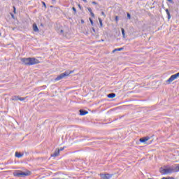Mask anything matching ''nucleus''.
I'll return each instance as SVG.
<instances>
[{
  "label": "nucleus",
  "mask_w": 179,
  "mask_h": 179,
  "mask_svg": "<svg viewBox=\"0 0 179 179\" xmlns=\"http://www.w3.org/2000/svg\"><path fill=\"white\" fill-rule=\"evenodd\" d=\"M71 73H73V71H66L64 73H62V74H60L59 76H58L56 78L55 80H61V79H64V78L66 77V76H69V75Z\"/></svg>",
  "instance_id": "nucleus-3"
},
{
  "label": "nucleus",
  "mask_w": 179,
  "mask_h": 179,
  "mask_svg": "<svg viewBox=\"0 0 179 179\" xmlns=\"http://www.w3.org/2000/svg\"><path fill=\"white\" fill-rule=\"evenodd\" d=\"M127 17L128 19H131V14L129 13H127Z\"/></svg>",
  "instance_id": "nucleus-20"
},
{
  "label": "nucleus",
  "mask_w": 179,
  "mask_h": 179,
  "mask_svg": "<svg viewBox=\"0 0 179 179\" xmlns=\"http://www.w3.org/2000/svg\"><path fill=\"white\" fill-rule=\"evenodd\" d=\"M87 10L89 11L90 13H91L92 12H93L92 10V8H87Z\"/></svg>",
  "instance_id": "nucleus-19"
},
{
  "label": "nucleus",
  "mask_w": 179,
  "mask_h": 179,
  "mask_svg": "<svg viewBox=\"0 0 179 179\" xmlns=\"http://www.w3.org/2000/svg\"><path fill=\"white\" fill-rule=\"evenodd\" d=\"M11 100H13L14 101H16L17 100H20V101H24V100H26V97L22 98L19 96H12Z\"/></svg>",
  "instance_id": "nucleus-7"
},
{
  "label": "nucleus",
  "mask_w": 179,
  "mask_h": 179,
  "mask_svg": "<svg viewBox=\"0 0 179 179\" xmlns=\"http://www.w3.org/2000/svg\"><path fill=\"white\" fill-rule=\"evenodd\" d=\"M115 20H116V22H118V16L115 17Z\"/></svg>",
  "instance_id": "nucleus-28"
},
{
  "label": "nucleus",
  "mask_w": 179,
  "mask_h": 179,
  "mask_svg": "<svg viewBox=\"0 0 179 179\" xmlns=\"http://www.w3.org/2000/svg\"><path fill=\"white\" fill-rule=\"evenodd\" d=\"M57 150H59V152H62V150H64V148H60V149H59Z\"/></svg>",
  "instance_id": "nucleus-23"
},
{
  "label": "nucleus",
  "mask_w": 179,
  "mask_h": 179,
  "mask_svg": "<svg viewBox=\"0 0 179 179\" xmlns=\"http://www.w3.org/2000/svg\"><path fill=\"white\" fill-rule=\"evenodd\" d=\"M0 36H1V33H0Z\"/></svg>",
  "instance_id": "nucleus-37"
},
{
  "label": "nucleus",
  "mask_w": 179,
  "mask_h": 179,
  "mask_svg": "<svg viewBox=\"0 0 179 179\" xmlns=\"http://www.w3.org/2000/svg\"><path fill=\"white\" fill-rule=\"evenodd\" d=\"M58 155H59V150H57L54 152V154L52 155L53 156V157H57V156H58Z\"/></svg>",
  "instance_id": "nucleus-15"
},
{
  "label": "nucleus",
  "mask_w": 179,
  "mask_h": 179,
  "mask_svg": "<svg viewBox=\"0 0 179 179\" xmlns=\"http://www.w3.org/2000/svg\"><path fill=\"white\" fill-rule=\"evenodd\" d=\"M93 5H97V3L96 1H92Z\"/></svg>",
  "instance_id": "nucleus-25"
},
{
  "label": "nucleus",
  "mask_w": 179,
  "mask_h": 179,
  "mask_svg": "<svg viewBox=\"0 0 179 179\" xmlns=\"http://www.w3.org/2000/svg\"><path fill=\"white\" fill-rule=\"evenodd\" d=\"M15 177H26V176H30V171L23 172L22 171H17L13 173Z\"/></svg>",
  "instance_id": "nucleus-2"
},
{
  "label": "nucleus",
  "mask_w": 179,
  "mask_h": 179,
  "mask_svg": "<svg viewBox=\"0 0 179 179\" xmlns=\"http://www.w3.org/2000/svg\"><path fill=\"white\" fill-rule=\"evenodd\" d=\"M166 15L168 16L169 20H170V19H171V15H170V11H169V9H166Z\"/></svg>",
  "instance_id": "nucleus-12"
},
{
  "label": "nucleus",
  "mask_w": 179,
  "mask_h": 179,
  "mask_svg": "<svg viewBox=\"0 0 179 179\" xmlns=\"http://www.w3.org/2000/svg\"><path fill=\"white\" fill-rule=\"evenodd\" d=\"M81 23H85V21H83V20H82Z\"/></svg>",
  "instance_id": "nucleus-33"
},
{
  "label": "nucleus",
  "mask_w": 179,
  "mask_h": 179,
  "mask_svg": "<svg viewBox=\"0 0 179 179\" xmlns=\"http://www.w3.org/2000/svg\"><path fill=\"white\" fill-rule=\"evenodd\" d=\"M159 171L161 174H171V173H173V171H179V164L172 166H162L160 168Z\"/></svg>",
  "instance_id": "nucleus-1"
},
{
  "label": "nucleus",
  "mask_w": 179,
  "mask_h": 179,
  "mask_svg": "<svg viewBox=\"0 0 179 179\" xmlns=\"http://www.w3.org/2000/svg\"><path fill=\"white\" fill-rule=\"evenodd\" d=\"M61 33H64V30H61Z\"/></svg>",
  "instance_id": "nucleus-35"
},
{
  "label": "nucleus",
  "mask_w": 179,
  "mask_h": 179,
  "mask_svg": "<svg viewBox=\"0 0 179 179\" xmlns=\"http://www.w3.org/2000/svg\"><path fill=\"white\" fill-rule=\"evenodd\" d=\"M92 31L94 33L96 31V30L94 29V28H92Z\"/></svg>",
  "instance_id": "nucleus-30"
},
{
  "label": "nucleus",
  "mask_w": 179,
  "mask_h": 179,
  "mask_svg": "<svg viewBox=\"0 0 179 179\" xmlns=\"http://www.w3.org/2000/svg\"><path fill=\"white\" fill-rule=\"evenodd\" d=\"M108 99H114V97H115V94L114 93L109 94H108Z\"/></svg>",
  "instance_id": "nucleus-14"
},
{
  "label": "nucleus",
  "mask_w": 179,
  "mask_h": 179,
  "mask_svg": "<svg viewBox=\"0 0 179 179\" xmlns=\"http://www.w3.org/2000/svg\"><path fill=\"white\" fill-rule=\"evenodd\" d=\"M13 9H14V13H16V8L13 7Z\"/></svg>",
  "instance_id": "nucleus-27"
},
{
  "label": "nucleus",
  "mask_w": 179,
  "mask_h": 179,
  "mask_svg": "<svg viewBox=\"0 0 179 179\" xmlns=\"http://www.w3.org/2000/svg\"><path fill=\"white\" fill-rule=\"evenodd\" d=\"M21 62H22L23 65H27L28 66H30V57L22 58Z\"/></svg>",
  "instance_id": "nucleus-6"
},
{
  "label": "nucleus",
  "mask_w": 179,
  "mask_h": 179,
  "mask_svg": "<svg viewBox=\"0 0 179 179\" xmlns=\"http://www.w3.org/2000/svg\"><path fill=\"white\" fill-rule=\"evenodd\" d=\"M122 50H124L123 48H116L113 50V52H115L116 51H122Z\"/></svg>",
  "instance_id": "nucleus-16"
},
{
  "label": "nucleus",
  "mask_w": 179,
  "mask_h": 179,
  "mask_svg": "<svg viewBox=\"0 0 179 179\" xmlns=\"http://www.w3.org/2000/svg\"><path fill=\"white\" fill-rule=\"evenodd\" d=\"M53 1V2H55V0H52Z\"/></svg>",
  "instance_id": "nucleus-36"
},
{
  "label": "nucleus",
  "mask_w": 179,
  "mask_h": 179,
  "mask_svg": "<svg viewBox=\"0 0 179 179\" xmlns=\"http://www.w3.org/2000/svg\"><path fill=\"white\" fill-rule=\"evenodd\" d=\"M89 112L83 110H80V115H86Z\"/></svg>",
  "instance_id": "nucleus-10"
},
{
  "label": "nucleus",
  "mask_w": 179,
  "mask_h": 179,
  "mask_svg": "<svg viewBox=\"0 0 179 179\" xmlns=\"http://www.w3.org/2000/svg\"><path fill=\"white\" fill-rule=\"evenodd\" d=\"M83 2H87V0H83Z\"/></svg>",
  "instance_id": "nucleus-32"
},
{
  "label": "nucleus",
  "mask_w": 179,
  "mask_h": 179,
  "mask_svg": "<svg viewBox=\"0 0 179 179\" xmlns=\"http://www.w3.org/2000/svg\"><path fill=\"white\" fill-rule=\"evenodd\" d=\"M169 2H170L171 3H173V0H168Z\"/></svg>",
  "instance_id": "nucleus-29"
},
{
  "label": "nucleus",
  "mask_w": 179,
  "mask_h": 179,
  "mask_svg": "<svg viewBox=\"0 0 179 179\" xmlns=\"http://www.w3.org/2000/svg\"><path fill=\"white\" fill-rule=\"evenodd\" d=\"M101 15H102V16H103V17H106V13H104V12H101Z\"/></svg>",
  "instance_id": "nucleus-21"
},
{
  "label": "nucleus",
  "mask_w": 179,
  "mask_h": 179,
  "mask_svg": "<svg viewBox=\"0 0 179 179\" xmlns=\"http://www.w3.org/2000/svg\"><path fill=\"white\" fill-rule=\"evenodd\" d=\"M40 64V61L34 57H29V65H36Z\"/></svg>",
  "instance_id": "nucleus-4"
},
{
  "label": "nucleus",
  "mask_w": 179,
  "mask_h": 179,
  "mask_svg": "<svg viewBox=\"0 0 179 179\" xmlns=\"http://www.w3.org/2000/svg\"><path fill=\"white\" fill-rule=\"evenodd\" d=\"M78 7L80 8V9L82 8V7L80 6V4H78Z\"/></svg>",
  "instance_id": "nucleus-31"
},
{
  "label": "nucleus",
  "mask_w": 179,
  "mask_h": 179,
  "mask_svg": "<svg viewBox=\"0 0 179 179\" xmlns=\"http://www.w3.org/2000/svg\"><path fill=\"white\" fill-rule=\"evenodd\" d=\"M90 13H91V16H92V17H94V13H93V11H92Z\"/></svg>",
  "instance_id": "nucleus-24"
},
{
  "label": "nucleus",
  "mask_w": 179,
  "mask_h": 179,
  "mask_svg": "<svg viewBox=\"0 0 179 179\" xmlns=\"http://www.w3.org/2000/svg\"><path fill=\"white\" fill-rule=\"evenodd\" d=\"M99 22L100 23L101 27H103V21L101 20V18H99Z\"/></svg>",
  "instance_id": "nucleus-18"
},
{
  "label": "nucleus",
  "mask_w": 179,
  "mask_h": 179,
  "mask_svg": "<svg viewBox=\"0 0 179 179\" xmlns=\"http://www.w3.org/2000/svg\"><path fill=\"white\" fill-rule=\"evenodd\" d=\"M148 139H150L149 137H143L140 138V142H141L142 143H145V142H148Z\"/></svg>",
  "instance_id": "nucleus-9"
},
{
  "label": "nucleus",
  "mask_w": 179,
  "mask_h": 179,
  "mask_svg": "<svg viewBox=\"0 0 179 179\" xmlns=\"http://www.w3.org/2000/svg\"><path fill=\"white\" fill-rule=\"evenodd\" d=\"M15 157H18V159H20V157H23V154H20L17 152H15Z\"/></svg>",
  "instance_id": "nucleus-11"
},
{
  "label": "nucleus",
  "mask_w": 179,
  "mask_h": 179,
  "mask_svg": "<svg viewBox=\"0 0 179 179\" xmlns=\"http://www.w3.org/2000/svg\"><path fill=\"white\" fill-rule=\"evenodd\" d=\"M33 29H34V31H38V27H37V24H33Z\"/></svg>",
  "instance_id": "nucleus-13"
},
{
  "label": "nucleus",
  "mask_w": 179,
  "mask_h": 179,
  "mask_svg": "<svg viewBox=\"0 0 179 179\" xmlns=\"http://www.w3.org/2000/svg\"><path fill=\"white\" fill-rule=\"evenodd\" d=\"M73 10L74 12H76V8L75 7H73Z\"/></svg>",
  "instance_id": "nucleus-26"
},
{
  "label": "nucleus",
  "mask_w": 179,
  "mask_h": 179,
  "mask_svg": "<svg viewBox=\"0 0 179 179\" xmlns=\"http://www.w3.org/2000/svg\"><path fill=\"white\" fill-rule=\"evenodd\" d=\"M177 78H179V73L172 75L168 80H167V83H171V82H173V80H176Z\"/></svg>",
  "instance_id": "nucleus-5"
},
{
  "label": "nucleus",
  "mask_w": 179,
  "mask_h": 179,
  "mask_svg": "<svg viewBox=\"0 0 179 179\" xmlns=\"http://www.w3.org/2000/svg\"><path fill=\"white\" fill-rule=\"evenodd\" d=\"M121 30L123 37L125 38V30L124 29V28H122Z\"/></svg>",
  "instance_id": "nucleus-17"
},
{
  "label": "nucleus",
  "mask_w": 179,
  "mask_h": 179,
  "mask_svg": "<svg viewBox=\"0 0 179 179\" xmlns=\"http://www.w3.org/2000/svg\"><path fill=\"white\" fill-rule=\"evenodd\" d=\"M43 3L44 6H45V3L43 2Z\"/></svg>",
  "instance_id": "nucleus-34"
},
{
  "label": "nucleus",
  "mask_w": 179,
  "mask_h": 179,
  "mask_svg": "<svg viewBox=\"0 0 179 179\" xmlns=\"http://www.w3.org/2000/svg\"><path fill=\"white\" fill-rule=\"evenodd\" d=\"M90 21L92 25H93V20H92V18H90Z\"/></svg>",
  "instance_id": "nucleus-22"
},
{
  "label": "nucleus",
  "mask_w": 179,
  "mask_h": 179,
  "mask_svg": "<svg viewBox=\"0 0 179 179\" xmlns=\"http://www.w3.org/2000/svg\"><path fill=\"white\" fill-rule=\"evenodd\" d=\"M100 176H101V179H110L111 177H113V175L108 174V173H106V174L101 173Z\"/></svg>",
  "instance_id": "nucleus-8"
}]
</instances>
